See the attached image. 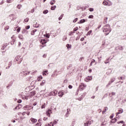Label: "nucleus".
Masks as SVG:
<instances>
[{
	"label": "nucleus",
	"instance_id": "1",
	"mask_svg": "<svg viewBox=\"0 0 126 126\" xmlns=\"http://www.w3.org/2000/svg\"><path fill=\"white\" fill-rule=\"evenodd\" d=\"M103 32H104L106 35H109L110 32H111V27L109 25H106L105 26H103L102 28Z\"/></svg>",
	"mask_w": 126,
	"mask_h": 126
},
{
	"label": "nucleus",
	"instance_id": "2",
	"mask_svg": "<svg viewBox=\"0 0 126 126\" xmlns=\"http://www.w3.org/2000/svg\"><path fill=\"white\" fill-rule=\"evenodd\" d=\"M35 94H36V92L35 91H33L30 93L29 96L23 95L22 94H21V98L23 100H28V98H29V97L30 98H32V97H33V96H35Z\"/></svg>",
	"mask_w": 126,
	"mask_h": 126
},
{
	"label": "nucleus",
	"instance_id": "3",
	"mask_svg": "<svg viewBox=\"0 0 126 126\" xmlns=\"http://www.w3.org/2000/svg\"><path fill=\"white\" fill-rule=\"evenodd\" d=\"M23 60V59H22V57H21V56H17V57H16L14 60V62H15V63H17L18 64H20V63H21V62H22Z\"/></svg>",
	"mask_w": 126,
	"mask_h": 126
},
{
	"label": "nucleus",
	"instance_id": "4",
	"mask_svg": "<svg viewBox=\"0 0 126 126\" xmlns=\"http://www.w3.org/2000/svg\"><path fill=\"white\" fill-rule=\"evenodd\" d=\"M81 91H82L83 90H84V89H85L86 87V85H85L84 83H81L80 84V85L79 86Z\"/></svg>",
	"mask_w": 126,
	"mask_h": 126
},
{
	"label": "nucleus",
	"instance_id": "5",
	"mask_svg": "<svg viewBox=\"0 0 126 126\" xmlns=\"http://www.w3.org/2000/svg\"><path fill=\"white\" fill-rule=\"evenodd\" d=\"M58 94V91L56 90H54L53 91H52L49 94V96H56Z\"/></svg>",
	"mask_w": 126,
	"mask_h": 126
},
{
	"label": "nucleus",
	"instance_id": "6",
	"mask_svg": "<svg viewBox=\"0 0 126 126\" xmlns=\"http://www.w3.org/2000/svg\"><path fill=\"white\" fill-rule=\"evenodd\" d=\"M31 109H33V107L30 105H26L24 107V109L26 111H29V110H31Z\"/></svg>",
	"mask_w": 126,
	"mask_h": 126
},
{
	"label": "nucleus",
	"instance_id": "7",
	"mask_svg": "<svg viewBox=\"0 0 126 126\" xmlns=\"http://www.w3.org/2000/svg\"><path fill=\"white\" fill-rule=\"evenodd\" d=\"M123 113H124V110L122 108H120L118 110V112H117L115 115L116 116V117H118V116H119V115H120V114H123Z\"/></svg>",
	"mask_w": 126,
	"mask_h": 126
},
{
	"label": "nucleus",
	"instance_id": "8",
	"mask_svg": "<svg viewBox=\"0 0 126 126\" xmlns=\"http://www.w3.org/2000/svg\"><path fill=\"white\" fill-rule=\"evenodd\" d=\"M12 41H11V44L13 45L14 44V42L16 40V37L14 35H13L11 37Z\"/></svg>",
	"mask_w": 126,
	"mask_h": 126
},
{
	"label": "nucleus",
	"instance_id": "9",
	"mask_svg": "<svg viewBox=\"0 0 126 126\" xmlns=\"http://www.w3.org/2000/svg\"><path fill=\"white\" fill-rule=\"evenodd\" d=\"M6 46L5 45H3L2 46V47L1 48V52H2V53H5V51H6V50H5V48H6Z\"/></svg>",
	"mask_w": 126,
	"mask_h": 126
},
{
	"label": "nucleus",
	"instance_id": "10",
	"mask_svg": "<svg viewBox=\"0 0 126 126\" xmlns=\"http://www.w3.org/2000/svg\"><path fill=\"white\" fill-rule=\"evenodd\" d=\"M90 80H92V76H88L85 79V81L86 82H88Z\"/></svg>",
	"mask_w": 126,
	"mask_h": 126
},
{
	"label": "nucleus",
	"instance_id": "11",
	"mask_svg": "<svg viewBox=\"0 0 126 126\" xmlns=\"http://www.w3.org/2000/svg\"><path fill=\"white\" fill-rule=\"evenodd\" d=\"M51 114H52V110L51 109H49L47 111H46V115L48 117H51Z\"/></svg>",
	"mask_w": 126,
	"mask_h": 126
},
{
	"label": "nucleus",
	"instance_id": "12",
	"mask_svg": "<svg viewBox=\"0 0 126 126\" xmlns=\"http://www.w3.org/2000/svg\"><path fill=\"white\" fill-rule=\"evenodd\" d=\"M85 95H86V93L83 94L81 95V96L78 98L79 101H81V100H82V99H83L84 98V97H85Z\"/></svg>",
	"mask_w": 126,
	"mask_h": 126
},
{
	"label": "nucleus",
	"instance_id": "13",
	"mask_svg": "<svg viewBox=\"0 0 126 126\" xmlns=\"http://www.w3.org/2000/svg\"><path fill=\"white\" fill-rule=\"evenodd\" d=\"M58 96H59V97H62L63 96V92L60 91L58 93Z\"/></svg>",
	"mask_w": 126,
	"mask_h": 126
},
{
	"label": "nucleus",
	"instance_id": "14",
	"mask_svg": "<svg viewBox=\"0 0 126 126\" xmlns=\"http://www.w3.org/2000/svg\"><path fill=\"white\" fill-rule=\"evenodd\" d=\"M69 114H70V109H67V112H66V115H65V117H66V118H67V117H68V115H69Z\"/></svg>",
	"mask_w": 126,
	"mask_h": 126
},
{
	"label": "nucleus",
	"instance_id": "15",
	"mask_svg": "<svg viewBox=\"0 0 126 126\" xmlns=\"http://www.w3.org/2000/svg\"><path fill=\"white\" fill-rule=\"evenodd\" d=\"M115 80H116V78H112L110 79V82H109V83H108V85H110L111 83H113V82H114V81H115Z\"/></svg>",
	"mask_w": 126,
	"mask_h": 126
},
{
	"label": "nucleus",
	"instance_id": "16",
	"mask_svg": "<svg viewBox=\"0 0 126 126\" xmlns=\"http://www.w3.org/2000/svg\"><path fill=\"white\" fill-rule=\"evenodd\" d=\"M110 122L111 124H115V123L117 122V118H114L111 119Z\"/></svg>",
	"mask_w": 126,
	"mask_h": 126
},
{
	"label": "nucleus",
	"instance_id": "17",
	"mask_svg": "<svg viewBox=\"0 0 126 126\" xmlns=\"http://www.w3.org/2000/svg\"><path fill=\"white\" fill-rule=\"evenodd\" d=\"M40 43L42 45H44V44L47 43V40L46 39H42V40H41Z\"/></svg>",
	"mask_w": 126,
	"mask_h": 126
},
{
	"label": "nucleus",
	"instance_id": "18",
	"mask_svg": "<svg viewBox=\"0 0 126 126\" xmlns=\"http://www.w3.org/2000/svg\"><path fill=\"white\" fill-rule=\"evenodd\" d=\"M31 121L32 122L35 123H37V119H34L33 118H31Z\"/></svg>",
	"mask_w": 126,
	"mask_h": 126
},
{
	"label": "nucleus",
	"instance_id": "19",
	"mask_svg": "<svg viewBox=\"0 0 126 126\" xmlns=\"http://www.w3.org/2000/svg\"><path fill=\"white\" fill-rule=\"evenodd\" d=\"M36 32H37V30H33V31H32L31 32V35H36V34L35 33H36Z\"/></svg>",
	"mask_w": 126,
	"mask_h": 126
},
{
	"label": "nucleus",
	"instance_id": "20",
	"mask_svg": "<svg viewBox=\"0 0 126 126\" xmlns=\"http://www.w3.org/2000/svg\"><path fill=\"white\" fill-rule=\"evenodd\" d=\"M102 4H103V5H108V4H109V3H108L107 1H106V0H104V1H103Z\"/></svg>",
	"mask_w": 126,
	"mask_h": 126
},
{
	"label": "nucleus",
	"instance_id": "21",
	"mask_svg": "<svg viewBox=\"0 0 126 126\" xmlns=\"http://www.w3.org/2000/svg\"><path fill=\"white\" fill-rule=\"evenodd\" d=\"M107 110H108V107H106L104 108L103 111H102V115H104L106 112H107Z\"/></svg>",
	"mask_w": 126,
	"mask_h": 126
},
{
	"label": "nucleus",
	"instance_id": "22",
	"mask_svg": "<svg viewBox=\"0 0 126 126\" xmlns=\"http://www.w3.org/2000/svg\"><path fill=\"white\" fill-rule=\"evenodd\" d=\"M84 22H86V20L84 19H82L79 22V24H82V23H84Z\"/></svg>",
	"mask_w": 126,
	"mask_h": 126
},
{
	"label": "nucleus",
	"instance_id": "23",
	"mask_svg": "<svg viewBox=\"0 0 126 126\" xmlns=\"http://www.w3.org/2000/svg\"><path fill=\"white\" fill-rule=\"evenodd\" d=\"M55 3H56V0H52L50 2V4L52 5H53V4H55Z\"/></svg>",
	"mask_w": 126,
	"mask_h": 126
},
{
	"label": "nucleus",
	"instance_id": "24",
	"mask_svg": "<svg viewBox=\"0 0 126 126\" xmlns=\"http://www.w3.org/2000/svg\"><path fill=\"white\" fill-rule=\"evenodd\" d=\"M107 20H108V18L107 17L104 18V20L103 21L104 24H106V23H107V22L108 21Z\"/></svg>",
	"mask_w": 126,
	"mask_h": 126
},
{
	"label": "nucleus",
	"instance_id": "25",
	"mask_svg": "<svg viewBox=\"0 0 126 126\" xmlns=\"http://www.w3.org/2000/svg\"><path fill=\"white\" fill-rule=\"evenodd\" d=\"M56 8H57V6H56V5L53 6L51 7V10H55V9H56Z\"/></svg>",
	"mask_w": 126,
	"mask_h": 126
},
{
	"label": "nucleus",
	"instance_id": "26",
	"mask_svg": "<svg viewBox=\"0 0 126 126\" xmlns=\"http://www.w3.org/2000/svg\"><path fill=\"white\" fill-rule=\"evenodd\" d=\"M57 123L58 122H57V121H55L53 123V124L50 123V125H52V126H55V125H57Z\"/></svg>",
	"mask_w": 126,
	"mask_h": 126
},
{
	"label": "nucleus",
	"instance_id": "27",
	"mask_svg": "<svg viewBox=\"0 0 126 126\" xmlns=\"http://www.w3.org/2000/svg\"><path fill=\"white\" fill-rule=\"evenodd\" d=\"M92 33V30H90V31H89V32H88L87 34V36L91 35Z\"/></svg>",
	"mask_w": 126,
	"mask_h": 126
},
{
	"label": "nucleus",
	"instance_id": "28",
	"mask_svg": "<svg viewBox=\"0 0 126 126\" xmlns=\"http://www.w3.org/2000/svg\"><path fill=\"white\" fill-rule=\"evenodd\" d=\"M22 7V5L21 4H18L17 6V8H18V9H20Z\"/></svg>",
	"mask_w": 126,
	"mask_h": 126
},
{
	"label": "nucleus",
	"instance_id": "29",
	"mask_svg": "<svg viewBox=\"0 0 126 126\" xmlns=\"http://www.w3.org/2000/svg\"><path fill=\"white\" fill-rule=\"evenodd\" d=\"M66 47H67V49H69V48H71V45L70 44H67L66 45Z\"/></svg>",
	"mask_w": 126,
	"mask_h": 126
},
{
	"label": "nucleus",
	"instance_id": "30",
	"mask_svg": "<svg viewBox=\"0 0 126 126\" xmlns=\"http://www.w3.org/2000/svg\"><path fill=\"white\" fill-rule=\"evenodd\" d=\"M48 12H49V11L48 10H45L43 11V13L44 14H47V13H48Z\"/></svg>",
	"mask_w": 126,
	"mask_h": 126
},
{
	"label": "nucleus",
	"instance_id": "31",
	"mask_svg": "<svg viewBox=\"0 0 126 126\" xmlns=\"http://www.w3.org/2000/svg\"><path fill=\"white\" fill-rule=\"evenodd\" d=\"M19 39H21V40H23V35L20 34L19 35Z\"/></svg>",
	"mask_w": 126,
	"mask_h": 126
},
{
	"label": "nucleus",
	"instance_id": "32",
	"mask_svg": "<svg viewBox=\"0 0 126 126\" xmlns=\"http://www.w3.org/2000/svg\"><path fill=\"white\" fill-rule=\"evenodd\" d=\"M124 121H120L117 122L118 125H120V124H124Z\"/></svg>",
	"mask_w": 126,
	"mask_h": 126
},
{
	"label": "nucleus",
	"instance_id": "33",
	"mask_svg": "<svg viewBox=\"0 0 126 126\" xmlns=\"http://www.w3.org/2000/svg\"><path fill=\"white\" fill-rule=\"evenodd\" d=\"M29 21V18H27L24 19V22H28Z\"/></svg>",
	"mask_w": 126,
	"mask_h": 126
},
{
	"label": "nucleus",
	"instance_id": "34",
	"mask_svg": "<svg viewBox=\"0 0 126 126\" xmlns=\"http://www.w3.org/2000/svg\"><path fill=\"white\" fill-rule=\"evenodd\" d=\"M78 30V27H76V28H75L74 29H73V31L74 32H75L76 31H77Z\"/></svg>",
	"mask_w": 126,
	"mask_h": 126
},
{
	"label": "nucleus",
	"instance_id": "35",
	"mask_svg": "<svg viewBox=\"0 0 126 126\" xmlns=\"http://www.w3.org/2000/svg\"><path fill=\"white\" fill-rule=\"evenodd\" d=\"M118 49H119V50L122 51V50H124V47H123V46H119Z\"/></svg>",
	"mask_w": 126,
	"mask_h": 126
},
{
	"label": "nucleus",
	"instance_id": "36",
	"mask_svg": "<svg viewBox=\"0 0 126 126\" xmlns=\"http://www.w3.org/2000/svg\"><path fill=\"white\" fill-rule=\"evenodd\" d=\"M42 126V124L40 122L39 123H37L36 124H35V126Z\"/></svg>",
	"mask_w": 126,
	"mask_h": 126
},
{
	"label": "nucleus",
	"instance_id": "37",
	"mask_svg": "<svg viewBox=\"0 0 126 126\" xmlns=\"http://www.w3.org/2000/svg\"><path fill=\"white\" fill-rule=\"evenodd\" d=\"M89 18H90V19H93V18H94V16H93V15H90L89 16Z\"/></svg>",
	"mask_w": 126,
	"mask_h": 126
},
{
	"label": "nucleus",
	"instance_id": "38",
	"mask_svg": "<svg viewBox=\"0 0 126 126\" xmlns=\"http://www.w3.org/2000/svg\"><path fill=\"white\" fill-rule=\"evenodd\" d=\"M46 107V104L44 103L42 106H41V109H44V108H45Z\"/></svg>",
	"mask_w": 126,
	"mask_h": 126
},
{
	"label": "nucleus",
	"instance_id": "39",
	"mask_svg": "<svg viewBox=\"0 0 126 126\" xmlns=\"http://www.w3.org/2000/svg\"><path fill=\"white\" fill-rule=\"evenodd\" d=\"M77 20H78V18H75V19L73 21V23H75V22H76V21H77Z\"/></svg>",
	"mask_w": 126,
	"mask_h": 126
},
{
	"label": "nucleus",
	"instance_id": "40",
	"mask_svg": "<svg viewBox=\"0 0 126 126\" xmlns=\"http://www.w3.org/2000/svg\"><path fill=\"white\" fill-rule=\"evenodd\" d=\"M87 124L88 125V126H90V125H91V121H88V122H87Z\"/></svg>",
	"mask_w": 126,
	"mask_h": 126
},
{
	"label": "nucleus",
	"instance_id": "41",
	"mask_svg": "<svg viewBox=\"0 0 126 126\" xmlns=\"http://www.w3.org/2000/svg\"><path fill=\"white\" fill-rule=\"evenodd\" d=\"M21 30V29L20 28V27L18 28L17 29V32H20V30Z\"/></svg>",
	"mask_w": 126,
	"mask_h": 126
},
{
	"label": "nucleus",
	"instance_id": "42",
	"mask_svg": "<svg viewBox=\"0 0 126 126\" xmlns=\"http://www.w3.org/2000/svg\"><path fill=\"white\" fill-rule=\"evenodd\" d=\"M13 0H7V3H10Z\"/></svg>",
	"mask_w": 126,
	"mask_h": 126
},
{
	"label": "nucleus",
	"instance_id": "43",
	"mask_svg": "<svg viewBox=\"0 0 126 126\" xmlns=\"http://www.w3.org/2000/svg\"><path fill=\"white\" fill-rule=\"evenodd\" d=\"M10 66H11V63H9L8 66V67H6V69L9 68V67H10Z\"/></svg>",
	"mask_w": 126,
	"mask_h": 126
},
{
	"label": "nucleus",
	"instance_id": "44",
	"mask_svg": "<svg viewBox=\"0 0 126 126\" xmlns=\"http://www.w3.org/2000/svg\"><path fill=\"white\" fill-rule=\"evenodd\" d=\"M63 16L62 15L59 18V20H61L63 19Z\"/></svg>",
	"mask_w": 126,
	"mask_h": 126
},
{
	"label": "nucleus",
	"instance_id": "45",
	"mask_svg": "<svg viewBox=\"0 0 126 126\" xmlns=\"http://www.w3.org/2000/svg\"><path fill=\"white\" fill-rule=\"evenodd\" d=\"M74 125H75V121L74 120L72 123V126H74Z\"/></svg>",
	"mask_w": 126,
	"mask_h": 126
},
{
	"label": "nucleus",
	"instance_id": "46",
	"mask_svg": "<svg viewBox=\"0 0 126 126\" xmlns=\"http://www.w3.org/2000/svg\"><path fill=\"white\" fill-rule=\"evenodd\" d=\"M118 79L121 80H123V77H118Z\"/></svg>",
	"mask_w": 126,
	"mask_h": 126
},
{
	"label": "nucleus",
	"instance_id": "47",
	"mask_svg": "<svg viewBox=\"0 0 126 126\" xmlns=\"http://www.w3.org/2000/svg\"><path fill=\"white\" fill-rule=\"evenodd\" d=\"M24 73H26V74L27 75V74H29V73H30V72H27L26 71H24Z\"/></svg>",
	"mask_w": 126,
	"mask_h": 126
},
{
	"label": "nucleus",
	"instance_id": "48",
	"mask_svg": "<svg viewBox=\"0 0 126 126\" xmlns=\"http://www.w3.org/2000/svg\"><path fill=\"white\" fill-rule=\"evenodd\" d=\"M30 29V26H28L26 27V29L28 30Z\"/></svg>",
	"mask_w": 126,
	"mask_h": 126
},
{
	"label": "nucleus",
	"instance_id": "49",
	"mask_svg": "<svg viewBox=\"0 0 126 126\" xmlns=\"http://www.w3.org/2000/svg\"><path fill=\"white\" fill-rule=\"evenodd\" d=\"M90 11H94V9L93 8H90L89 9Z\"/></svg>",
	"mask_w": 126,
	"mask_h": 126
},
{
	"label": "nucleus",
	"instance_id": "50",
	"mask_svg": "<svg viewBox=\"0 0 126 126\" xmlns=\"http://www.w3.org/2000/svg\"><path fill=\"white\" fill-rule=\"evenodd\" d=\"M82 60H84V58L83 57H82L79 60L80 62H82Z\"/></svg>",
	"mask_w": 126,
	"mask_h": 126
},
{
	"label": "nucleus",
	"instance_id": "51",
	"mask_svg": "<svg viewBox=\"0 0 126 126\" xmlns=\"http://www.w3.org/2000/svg\"><path fill=\"white\" fill-rule=\"evenodd\" d=\"M18 103H20L22 102V100H21V99H19L18 101H17Z\"/></svg>",
	"mask_w": 126,
	"mask_h": 126
},
{
	"label": "nucleus",
	"instance_id": "52",
	"mask_svg": "<svg viewBox=\"0 0 126 126\" xmlns=\"http://www.w3.org/2000/svg\"><path fill=\"white\" fill-rule=\"evenodd\" d=\"M43 58H47V54H44L43 55Z\"/></svg>",
	"mask_w": 126,
	"mask_h": 126
},
{
	"label": "nucleus",
	"instance_id": "53",
	"mask_svg": "<svg viewBox=\"0 0 126 126\" xmlns=\"http://www.w3.org/2000/svg\"><path fill=\"white\" fill-rule=\"evenodd\" d=\"M47 120H48V118H47V117H44L43 118V121H47Z\"/></svg>",
	"mask_w": 126,
	"mask_h": 126
},
{
	"label": "nucleus",
	"instance_id": "54",
	"mask_svg": "<svg viewBox=\"0 0 126 126\" xmlns=\"http://www.w3.org/2000/svg\"><path fill=\"white\" fill-rule=\"evenodd\" d=\"M68 88H69V89H71L72 88V86H71V85H69L68 86Z\"/></svg>",
	"mask_w": 126,
	"mask_h": 126
},
{
	"label": "nucleus",
	"instance_id": "55",
	"mask_svg": "<svg viewBox=\"0 0 126 126\" xmlns=\"http://www.w3.org/2000/svg\"><path fill=\"white\" fill-rule=\"evenodd\" d=\"M84 126H88V125L87 124V122L85 123L84 124Z\"/></svg>",
	"mask_w": 126,
	"mask_h": 126
},
{
	"label": "nucleus",
	"instance_id": "56",
	"mask_svg": "<svg viewBox=\"0 0 126 126\" xmlns=\"http://www.w3.org/2000/svg\"><path fill=\"white\" fill-rule=\"evenodd\" d=\"M22 116H25L26 115V112H24L23 113H22Z\"/></svg>",
	"mask_w": 126,
	"mask_h": 126
},
{
	"label": "nucleus",
	"instance_id": "57",
	"mask_svg": "<svg viewBox=\"0 0 126 126\" xmlns=\"http://www.w3.org/2000/svg\"><path fill=\"white\" fill-rule=\"evenodd\" d=\"M80 41H84V37H82V38L80 39Z\"/></svg>",
	"mask_w": 126,
	"mask_h": 126
},
{
	"label": "nucleus",
	"instance_id": "58",
	"mask_svg": "<svg viewBox=\"0 0 126 126\" xmlns=\"http://www.w3.org/2000/svg\"><path fill=\"white\" fill-rule=\"evenodd\" d=\"M89 72L90 73H91L92 72V69H89Z\"/></svg>",
	"mask_w": 126,
	"mask_h": 126
},
{
	"label": "nucleus",
	"instance_id": "59",
	"mask_svg": "<svg viewBox=\"0 0 126 126\" xmlns=\"http://www.w3.org/2000/svg\"><path fill=\"white\" fill-rule=\"evenodd\" d=\"M105 63H109V60H107L106 61H105Z\"/></svg>",
	"mask_w": 126,
	"mask_h": 126
},
{
	"label": "nucleus",
	"instance_id": "60",
	"mask_svg": "<svg viewBox=\"0 0 126 126\" xmlns=\"http://www.w3.org/2000/svg\"><path fill=\"white\" fill-rule=\"evenodd\" d=\"M36 105H37V102H34V103L33 104V106H36Z\"/></svg>",
	"mask_w": 126,
	"mask_h": 126
},
{
	"label": "nucleus",
	"instance_id": "61",
	"mask_svg": "<svg viewBox=\"0 0 126 126\" xmlns=\"http://www.w3.org/2000/svg\"><path fill=\"white\" fill-rule=\"evenodd\" d=\"M43 75H47V73L43 72Z\"/></svg>",
	"mask_w": 126,
	"mask_h": 126
},
{
	"label": "nucleus",
	"instance_id": "62",
	"mask_svg": "<svg viewBox=\"0 0 126 126\" xmlns=\"http://www.w3.org/2000/svg\"><path fill=\"white\" fill-rule=\"evenodd\" d=\"M98 113H101V112H102V110H101V109H99L98 110Z\"/></svg>",
	"mask_w": 126,
	"mask_h": 126
},
{
	"label": "nucleus",
	"instance_id": "63",
	"mask_svg": "<svg viewBox=\"0 0 126 126\" xmlns=\"http://www.w3.org/2000/svg\"><path fill=\"white\" fill-rule=\"evenodd\" d=\"M115 94H116L115 93H111V94L113 95H115Z\"/></svg>",
	"mask_w": 126,
	"mask_h": 126
},
{
	"label": "nucleus",
	"instance_id": "64",
	"mask_svg": "<svg viewBox=\"0 0 126 126\" xmlns=\"http://www.w3.org/2000/svg\"><path fill=\"white\" fill-rule=\"evenodd\" d=\"M45 126H52V125L51 124H48L47 125H46Z\"/></svg>",
	"mask_w": 126,
	"mask_h": 126
}]
</instances>
